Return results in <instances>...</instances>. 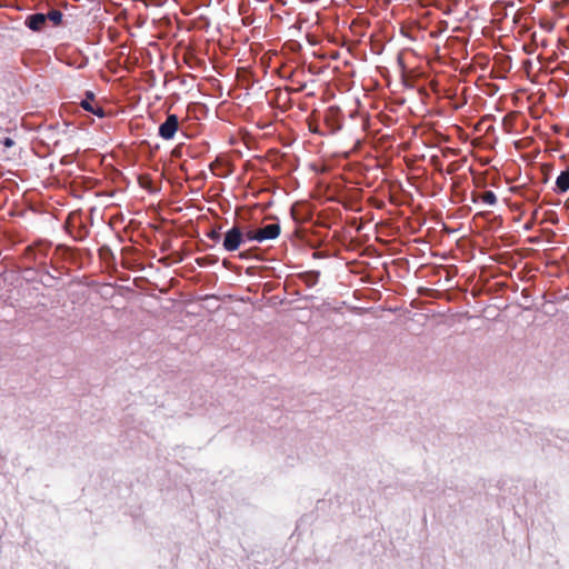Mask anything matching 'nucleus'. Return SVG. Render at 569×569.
I'll return each mask as SVG.
<instances>
[{"instance_id": "nucleus-1", "label": "nucleus", "mask_w": 569, "mask_h": 569, "mask_svg": "<svg viewBox=\"0 0 569 569\" xmlns=\"http://www.w3.org/2000/svg\"><path fill=\"white\" fill-rule=\"evenodd\" d=\"M244 241V234L238 226H233L229 229L223 239V248L226 251L232 252L240 248Z\"/></svg>"}, {"instance_id": "nucleus-2", "label": "nucleus", "mask_w": 569, "mask_h": 569, "mask_svg": "<svg viewBox=\"0 0 569 569\" xmlns=\"http://www.w3.org/2000/svg\"><path fill=\"white\" fill-rule=\"evenodd\" d=\"M179 128V119L176 114H169L163 123L159 127V136L164 140H170L174 137Z\"/></svg>"}, {"instance_id": "nucleus-3", "label": "nucleus", "mask_w": 569, "mask_h": 569, "mask_svg": "<svg viewBox=\"0 0 569 569\" xmlns=\"http://www.w3.org/2000/svg\"><path fill=\"white\" fill-rule=\"evenodd\" d=\"M260 242L266 240H273L280 234V226L278 223L267 224L260 229H258Z\"/></svg>"}, {"instance_id": "nucleus-4", "label": "nucleus", "mask_w": 569, "mask_h": 569, "mask_svg": "<svg viewBox=\"0 0 569 569\" xmlns=\"http://www.w3.org/2000/svg\"><path fill=\"white\" fill-rule=\"evenodd\" d=\"M81 107L84 110H87V111H89V112H91V113H93V114H96V116H98L100 118H102L104 116V112H103L102 108L99 107V106H94L93 104V94L91 92H88L87 93V99L81 101Z\"/></svg>"}, {"instance_id": "nucleus-5", "label": "nucleus", "mask_w": 569, "mask_h": 569, "mask_svg": "<svg viewBox=\"0 0 569 569\" xmlns=\"http://www.w3.org/2000/svg\"><path fill=\"white\" fill-rule=\"evenodd\" d=\"M47 17L43 13H36L28 18L27 26L34 31L40 30L46 23Z\"/></svg>"}, {"instance_id": "nucleus-6", "label": "nucleus", "mask_w": 569, "mask_h": 569, "mask_svg": "<svg viewBox=\"0 0 569 569\" xmlns=\"http://www.w3.org/2000/svg\"><path fill=\"white\" fill-rule=\"evenodd\" d=\"M556 188L560 193L569 190V169L562 171L556 179Z\"/></svg>"}, {"instance_id": "nucleus-7", "label": "nucleus", "mask_w": 569, "mask_h": 569, "mask_svg": "<svg viewBox=\"0 0 569 569\" xmlns=\"http://www.w3.org/2000/svg\"><path fill=\"white\" fill-rule=\"evenodd\" d=\"M481 200L488 206H495L497 203V196L493 191L488 190L481 194Z\"/></svg>"}, {"instance_id": "nucleus-8", "label": "nucleus", "mask_w": 569, "mask_h": 569, "mask_svg": "<svg viewBox=\"0 0 569 569\" xmlns=\"http://www.w3.org/2000/svg\"><path fill=\"white\" fill-rule=\"evenodd\" d=\"M49 20H51L54 24H58L62 20V13L58 10H52L46 16Z\"/></svg>"}, {"instance_id": "nucleus-9", "label": "nucleus", "mask_w": 569, "mask_h": 569, "mask_svg": "<svg viewBox=\"0 0 569 569\" xmlns=\"http://www.w3.org/2000/svg\"><path fill=\"white\" fill-rule=\"evenodd\" d=\"M243 234H244V240L260 242L258 229L257 230H248L246 233L243 232Z\"/></svg>"}, {"instance_id": "nucleus-10", "label": "nucleus", "mask_w": 569, "mask_h": 569, "mask_svg": "<svg viewBox=\"0 0 569 569\" xmlns=\"http://www.w3.org/2000/svg\"><path fill=\"white\" fill-rule=\"evenodd\" d=\"M2 143L4 147L10 148L13 146V140L11 138H4Z\"/></svg>"}, {"instance_id": "nucleus-11", "label": "nucleus", "mask_w": 569, "mask_h": 569, "mask_svg": "<svg viewBox=\"0 0 569 569\" xmlns=\"http://www.w3.org/2000/svg\"><path fill=\"white\" fill-rule=\"evenodd\" d=\"M209 238L212 239V240H218L220 238V234L218 231H211L209 234Z\"/></svg>"}]
</instances>
